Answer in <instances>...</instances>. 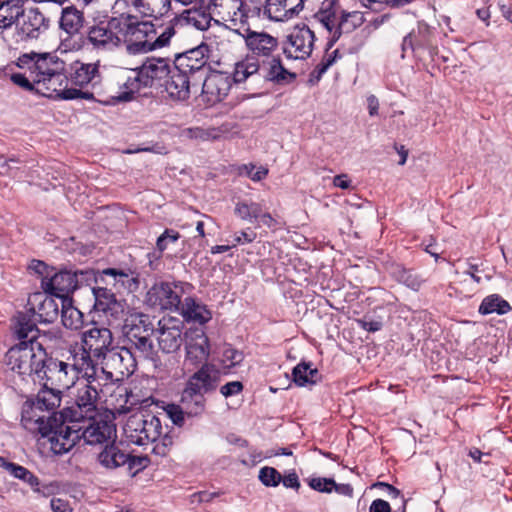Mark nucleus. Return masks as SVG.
I'll return each instance as SVG.
<instances>
[{
	"label": "nucleus",
	"instance_id": "21",
	"mask_svg": "<svg viewBox=\"0 0 512 512\" xmlns=\"http://www.w3.org/2000/svg\"><path fill=\"white\" fill-rule=\"evenodd\" d=\"M94 298L93 309L103 312L114 318H118L119 314L124 312V306L121 301L116 299L115 293L107 287H91Z\"/></svg>",
	"mask_w": 512,
	"mask_h": 512
},
{
	"label": "nucleus",
	"instance_id": "50",
	"mask_svg": "<svg viewBox=\"0 0 512 512\" xmlns=\"http://www.w3.org/2000/svg\"><path fill=\"white\" fill-rule=\"evenodd\" d=\"M180 238V233L173 229H165V231L157 238L156 248L163 253L170 243H175Z\"/></svg>",
	"mask_w": 512,
	"mask_h": 512
},
{
	"label": "nucleus",
	"instance_id": "16",
	"mask_svg": "<svg viewBox=\"0 0 512 512\" xmlns=\"http://www.w3.org/2000/svg\"><path fill=\"white\" fill-rule=\"evenodd\" d=\"M54 295L43 293H34L28 299V305L31 306L25 313L28 314L31 320L36 324L39 323H53L59 315V306L57 301L53 298ZM20 312L17 313V315Z\"/></svg>",
	"mask_w": 512,
	"mask_h": 512
},
{
	"label": "nucleus",
	"instance_id": "57",
	"mask_svg": "<svg viewBox=\"0 0 512 512\" xmlns=\"http://www.w3.org/2000/svg\"><path fill=\"white\" fill-rule=\"evenodd\" d=\"M331 36L328 38V41L326 43L325 52H329L330 49L334 47V45L337 43V41L341 38V36L346 33L345 28L341 26L339 22H337V25L333 27L332 32H329Z\"/></svg>",
	"mask_w": 512,
	"mask_h": 512
},
{
	"label": "nucleus",
	"instance_id": "46",
	"mask_svg": "<svg viewBox=\"0 0 512 512\" xmlns=\"http://www.w3.org/2000/svg\"><path fill=\"white\" fill-rule=\"evenodd\" d=\"M28 270L31 274L41 277V283L49 279L55 271V267L49 266L42 260L33 259L28 265Z\"/></svg>",
	"mask_w": 512,
	"mask_h": 512
},
{
	"label": "nucleus",
	"instance_id": "7",
	"mask_svg": "<svg viewBox=\"0 0 512 512\" xmlns=\"http://www.w3.org/2000/svg\"><path fill=\"white\" fill-rule=\"evenodd\" d=\"M13 330L18 343L7 351L6 363L17 374L30 377L38 357L37 340L41 331L26 313L15 316Z\"/></svg>",
	"mask_w": 512,
	"mask_h": 512
},
{
	"label": "nucleus",
	"instance_id": "14",
	"mask_svg": "<svg viewBox=\"0 0 512 512\" xmlns=\"http://www.w3.org/2000/svg\"><path fill=\"white\" fill-rule=\"evenodd\" d=\"M185 362L193 367L213 365L208 363L210 344L207 335L202 328L189 329L185 333Z\"/></svg>",
	"mask_w": 512,
	"mask_h": 512
},
{
	"label": "nucleus",
	"instance_id": "62",
	"mask_svg": "<svg viewBox=\"0 0 512 512\" xmlns=\"http://www.w3.org/2000/svg\"><path fill=\"white\" fill-rule=\"evenodd\" d=\"M369 512H391V506L383 499H375L369 507Z\"/></svg>",
	"mask_w": 512,
	"mask_h": 512
},
{
	"label": "nucleus",
	"instance_id": "44",
	"mask_svg": "<svg viewBox=\"0 0 512 512\" xmlns=\"http://www.w3.org/2000/svg\"><path fill=\"white\" fill-rule=\"evenodd\" d=\"M258 479L265 487H277L282 475L276 468L264 466L259 470Z\"/></svg>",
	"mask_w": 512,
	"mask_h": 512
},
{
	"label": "nucleus",
	"instance_id": "43",
	"mask_svg": "<svg viewBox=\"0 0 512 512\" xmlns=\"http://www.w3.org/2000/svg\"><path fill=\"white\" fill-rule=\"evenodd\" d=\"M145 413H136L131 415L126 423V432L129 433L130 440L135 443L138 436H142L145 429Z\"/></svg>",
	"mask_w": 512,
	"mask_h": 512
},
{
	"label": "nucleus",
	"instance_id": "55",
	"mask_svg": "<svg viewBox=\"0 0 512 512\" xmlns=\"http://www.w3.org/2000/svg\"><path fill=\"white\" fill-rule=\"evenodd\" d=\"M357 323L360 328L371 333L380 331L383 327V322L381 320L368 319L367 316L362 319H358Z\"/></svg>",
	"mask_w": 512,
	"mask_h": 512
},
{
	"label": "nucleus",
	"instance_id": "2",
	"mask_svg": "<svg viewBox=\"0 0 512 512\" xmlns=\"http://www.w3.org/2000/svg\"><path fill=\"white\" fill-rule=\"evenodd\" d=\"M210 46L204 42L182 53L173 61V71L166 81L165 90L173 101L184 102L190 98L191 89L204 88L212 71L209 63Z\"/></svg>",
	"mask_w": 512,
	"mask_h": 512
},
{
	"label": "nucleus",
	"instance_id": "28",
	"mask_svg": "<svg viewBox=\"0 0 512 512\" xmlns=\"http://www.w3.org/2000/svg\"><path fill=\"white\" fill-rule=\"evenodd\" d=\"M182 315L187 321H194L200 325H204L212 318L211 311L206 305L198 303L192 297H186L180 306Z\"/></svg>",
	"mask_w": 512,
	"mask_h": 512
},
{
	"label": "nucleus",
	"instance_id": "22",
	"mask_svg": "<svg viewBox=\"0 0 512 512\" xmlns=\"http://www.w3.org/2000/svg\"><path fill=\"white\" fill-rule=\"evenodd\" d=\"M98 284L104 282L107 286L111 285L117 291L125 289L132 291L138 286V280L132 276L130 270H123L118 268H107L96 271Z\"/></svg>",
	"mask_w": 512,
	"mask_h": 512
},
{
	"label": "nucleus",
	"instance_id": "54",
	"mask_svg": "<svg viewBox=\"0 0 512 512\" xmlns=\"http://www.w3.org/2000/svg\"><path fill=\"white\" fill-rule=\"evenodd\" d=\"M244 389V385L240 381H231L220 387V393L225 397L238 395Z\"/></svg>",
	"mask_w": 512,
	"mask_h": 512
},
{
	"label": "nucleus",
	"instance_id": "10",
	"mask_svg": "<svg viewBox=\"0 0 512 512\" xmlns=\"http://www.w3.org/2000/svg\"><path fill=\"white\" fill-rule=\"evenodd\" d=\"M96 271L93 269H67L63 268L54 271L49 279L41 283V288L46 294L54 295L63 300V298H71L70 296L75 290L83 285L91 283L98 284Z\"/></svg>",
	"mask_w": 512,
	"mask_h": 512
},
{
	"label": "nucleus",
	"instance_id": "36",
	"mask_svg": "<svg viewBox=\"0 0 512 512\" xmlns=\"http://www.w3.org/2000/svg\"><path fill=\"white\" fill-rule=\"evenodd\" d=\"M108 358L113 362H118L120 373L124 374V370L127 373L134 371L137 365L138 356L136 352H133L128 346L120 348L114 346Z\"/></svg>",
	"mask_w": 512,
	"mask_h": 512
},
{
	"label": "nucleus",
	"instance_id": "25",
	"mask_svg": "<svg viewBox=\"0 0 512 512\" xmlns=\"http://www.w3.org/2000/svg\"><path fill=\"white\" fill-rule=\"evenodd\" d=\"M113 431L114 426L107 421H94L89 426L82 428L81 438L89 445L107 444Z\"/></svg>",
	"mask_w": 512,
	"mask_h": 512
},
{
	"label": "nucleus",
	"instance_id": "17",
	"mask_svg": "<svg viewBox=\"0 0 512 512\" xmlns=\"http://www.w3.org/2000/svg\"><path fill=\"white\" fill-rule=\"evenodd\" d=\"M97 76H99V66L95 63H84L79 60L73 61L70 64L66 63V71L62 76V83L64 80L70 82L73 88L81 89L89 85ZM67 87V84L65 85Z\"/></svg>",
	"mask_w": 512,
	"mask_h": 512
},
{
	"label": "nucleus",
	"instance_id": "52",
	"mask_svg": "<svg viewBox=\"0 0 512 512\" xmlns=\"http://www.w3.org/2000/svg\"><path fill=\"white\" fill-rule=\"evenodd\" d=\"M149 458L147 456H134L129 453V459L125 462L128 472L135 476L137 473L147 467Z\"/></svg>",
	"mask_w": 512,
	"mask_h": 512
},
{
	"label": "nucleus",
	"instance_id": "29",
	"mask_svg": "<svg viewBox=\"0 0 512 512\" xmlns=\"http://www.w3.org/2000/svg\"><path fill=\"white\" fill-rule=\"evenodd\" d=\"M158 345L162 352L173 353L179 350L182 345V330L179 326H162L159 331Z\"/></svg>",
	"mask_w": 512,
	"mask_h": 512
},
{
	"label": "nucleus",
	"instance_id": "42",
	"mask_svg": "<svg viewBox=\"0 0 512 512\" xmlns=\"http://www.w3.org/2000/svg\"><path fill=\"white\" fill-rule=\"evenodd\" d=\"M366 21L364 13L360 11H341L338 22L345 28L346 33L352 32Z\"/></svg>",
	"mask_w": 512,
	"mask_h": 512
},
{
	"label": "nucleus",
	"instance_id": "18",
	"mask_svg": "<svg viewBox=\"0 0 512 512\" xmlns=\"http://www.w3.org/2000/svg\"><path fill=\"white\" fill-rule=\"evenodd\" d=\"M140 323L143 324V332H145V334L140 337H136V334L134 333H125L129 343L128 347L131 348L133 352H136L138 358L155 361L157 358V353L154 350L153 341L150 338L153 327L149 322V317L147 315L141 314Z\"/></svg>",
	"mask_w": 512,
	"mask_h": 512
},
{
	"label": "nucleus",
	"instance_id": "8",
	"mask_svg": "<svg viewBox=\"0 0 512 512\" xmlns=\"http://www.w3.org/2000/svg\"><path fill=\"white\" fill-rule=\"evenodd\" d=\"M220 380L221 371L216 365H204L187 378L179 401L186 411L187 418H198L205 413V395L215 392Z\"/></svg>",
	"mask_w": 512,
	"mask_h": 512
},
{
	"label": "nucleus",
	"instance_id": "26",
	"mask_svg": "<svg viewBox=\"0 0 512 512\" xmlns=\"http://www.w3.org/2000/svg\"><path fill=\"white\" fill-rule=\"evenodd\" d=\"M341 5L339 0H323L319 10L313 14L312 20L321 24L328 32H332L337 25V15L341 16Z\"/></svg>",
	"mask_w": 512,
	"mask_h": 512
},
{
	"label": "nucleus",
	"instance_id": "58",
	"mask_svg": "<svg viewBox=\"0 0 512 512\" xmlns=\"http://www.w3.org/2000/svg\"><path fill=\"white\" fill-rule=\"evenodd\" d=\"M391 18V15L389 13L383 14L379 17H376L375 19L371 20L363 29V31H366L368 34L372 33L373 31L380 28L384 23L389 21Z\"/></svg>",
	"mask_w": 512,
	"mask_h": 512
},
{
	"label": "nucleus",
	"instance_id": "61",
	"mask_svg": "<svg viewBox=\"0 0 512 512\" xmlns=\"http://www.w3.org/2000/svg\"><path fill=\"white\" fill-rule=\"evenodd\" d=\"M11 163H20V160L15 157L6 158L4 155H0V173L10 174L13 170Z\"/></svg>",
	"mask_w": 512,
	"mask_h": 512
},
{
	"label": "nucleus",
	"instance_id": "48",
	"mask_svg": "<svg viewBox=\"0 0 512 512\" xmlns=\"http://www.w3.org/2000/svg\"><path fill=\"white\" fill-rule=\"evenodd\" d=\"M167 416L171 419L172 423L178 427H183L185 418L187 417L184 407L179 404H168L165 408Z\"/></svg>",
	"mask_w": 512,
	"mask_h": 512
},
{
	"label": "nucleus",
	"instance_id": "4",
	"mask_svg": "<svg viewBox=\"0 0 512 512\" xmlns=\"http://www.w3.org/2000/svg\"><path fill=\"white\" fill-rule=\"evenodd\" d=\"M38 357L30 375L34 383L42 385L34 400H27L23 405L33 404V410L51 411L61 404L62 389L72 382L69 376L70 365L49 354L42 343H37Z\"/></svg>",
	"mask_w": 512,
	"mask_h": 512
},
{
	"label": "nucleus",
	"instance_id": "47",
	"mask_svg": "<svg viewBox=\"0 0 512 512\" xmlns=\"http://www.w3.org/2000/svg\"><path fill=\"white\" fill-rule=\"evenodd\" d=\"M11 475L25 483H27L32 489H36L39 484V478L34 475L26 467L16 463L15 467L11 472Z\"/></svg>",
	"mask_w": 512,
	"mask_h": 512
},
{
	"label": "nucleus",
	"instance_id": "34",
	"mask_svg": "<svg viewBox=\"0 0 512 512\" xmlns=\"http://www.w3.org/2000/svg\"><path fill=\"white\" fill-rule=\"evenodd\" d=\"M430 33V27L419 22L417 26V33L415 30L409 32L404 36L401 43V57L405 58V54L408 50L414 51L416 47H424L427 44L426 36Z\"/></svg>",
	"mask_w": 512,
	"mask_h": 512
},
{
	"label": "nucleus",
	"instance_id": "51",
	"mask_svg": "<svg viewBox=\"0 0 512 512\" xmlns=\"http://www.w3.org/2000/svg\"><path fill=\"white\" fill-rule=\"evenodd\" d=\"M333 66L328 60L323 56L320 63L316 65V67L310 72L308 78V85L315 86L322 79L323 75L327 72V70Z\"/></svg>",
	"mask_w": 512,
	"mask_h": 512
},
{
	"label": "nucleus",
	"instance_id": "12",
	"mask_svg": "<svg viewBox=\"0 0 512 512\" xmlns=\"http://www.w3.org/2000/svg\"><path fill=\"white\" fill-rule=\"evenodd\" d=\"M121 19H123L122 14L116 17L105 15L100 19H93L86 31L88 41L98 49L118 47L122 43Z\"/></svg>",
	"mask_w": 512,
	"mask_h": 512
},
{
	"label": "nucleus",
	"instance_id": "31",
	"mask_svg": "<svg viewBox=\"0 0 512 512\" xmlns=\"http://www.w3.org/2000/svg\"><path fill=\"white\" fill-rule=\"evenodd\" d=\"M61 320L64 327L70 330H78L84 326V314L73 306L72 298L61 300Z\"/></svg>",
	"mask_w": 512,
	"mask_h": 512
},
{
	"label": "nucleus",
	"instance_id": "35",
	"mask_svg": "<svg viewBox=\"0 0 512 512\" xmlns=\"http://www.w3.org/2000/svg\"><path fill=\"white\" fill-rule=\"evenodd\" d=\"M145 429L142 436H138L135 444L139 446L146 445L147 443H155L162 435V424L159 417L151 412H145Z\"/></svg>",
	"mask_w": 512,
	"mask_h": 512
},
{
	"label": "nucleus",
	"instance_id": "38",
	"mask_svg": "<svg viewBox=\"0 0 512 512\" xmlns=\"http://www.w3.org/2000/svg\"><path fill=\"white\" fill-rule=\"evenodd\" d=\"M72 358H73V363H69V365H70L69 376H70V378H72V380L74 379V377L77 376L78 373H80L84 370L87 371L89 368L94 370L95 363L98 362L95 360L94 354L90 353V351L85 349V347L81 348L80 354L76 353L72 356Z\"/></svg>",
	"mask_w": 512,
	"mask_h": 512
},
{
	"label": "nucleus",
	"instance_id": "1",
	"mask_svg": "<svg viewBox=\"0 0 512 512\" xmlns=\"http://www.w3.org/2000/svg\"><path fill=\"white\" fill-rule=\"evenodd\" d=\"M242 36L252 56H247L235 64L232 73V79L235 84L250 81L262 84L272 82L276 85H288L296 80V73L289 71L283 66L280 56H273L270 59L263 60L261 63L255 57L269 58L278 46L277 38L266 32L254 31L249 27L244 30Z\"/></svg>",
	"mask_w": 512,
	"mask_h": 512
},
{
	"label": "nucleus",
	"instance_id": "56",
	"mask_svg": "<svg viewBox=\"0 0 512 512\" xmlns=\"http://www.w3.org/2000/svg\"><path fill=\"white\" fill-rule=\"evenodd\" d=\"M374 486L377 487V488L383 489L392 499H395V498H398L399 496H401V498H402V508H403V512H405L406 500L401 495V492H400L399 489H397L393 485H391L389 483H386V482H377V483L374 484Z\"/></svg>",
	"mask_w": 512,
	"mask_h": 512
},
{
	"label": "nucleus",
	"instance_id": "27",
	"mask_svg": "<svg viewBox=\"0 0 512 512\" xmlns=\"http://www.w3.org/2000/svg\"><path fill=\"white\" fill-rule=\"evenodd\" d=\"M129 459V452L122 449L116 442L107 443L98 454L99 463L107 469H116L124 466Z\"/></svg>",
	"mask_w": 512,
	"mask_h": 512
},
{
	"label": "nucleus",
	"instance_id": "9",
	"mask_svg": "<svg viewBox=\"0 0 512 512\" xmlns=\"http://www.w3.org/2000/svg\"><path fill=\"white\" fill-rule=\"evenodd\" d=\"M134 77H129L125 82L127 91L120 93L116 99L119 102H127L134 98L142 88L162 86L163 81L170 79L173 68L168 58L147 57L140 66L133 69Z\"/></svg>",
	"mask_w": 512,
	"mask_h": 512
},
{
	"label": "nucleus",
	"instance_id": "64",
	"mask_svg": "<svg viewBox=\"0 0 512 512\" xmlns=\"http://www.w3.org/2000/svg\"><path fill=\"white\" fill-rule=\"evenodd\" d=\"M333 490L340 495H344L349 498L353 497L354 489H353L352 485L349 483L338 484L335 482V485L333 486Z\"/></svg>",
	"mask_w": 512,
	"mask_h": 512
},
{
	"label": "nucleus",
	"instance_id": "20",
	"mask_svg": "<svg viewBox=\"0 0 512 512\" xmlns=\"http://www.w3.org/2000/svg\"><path fill=\"white\" fill-rule=\"evenodd\" d=\"M303 8V0H265L263 16L276 22L285 21L297 16Z\"/></svg>",
	"mask_w": 512,
	"mask_h": 512
},
{
	"label": "nucleus",
	"instance_id": "3",
	"mask_svg": "<svg viewBox=\"0 0 512 512\" xmlns=\"http://www.w3.org/2000/svg\"><path fill=\"white\" fill-rule=\"evenodd\" d=\"M21 69L31 70V76L39 78L43 88L42 96L61 100L84 99L95 101L94 93L81 89L62 87V76L66 71V61L56 53L30 52L22 54L16 62Z\"/></svg>",
	"mask_w": 512,
	"mask_h": 512
},
{
	"label": "nucleus",
	"instance_id": "59",
	"mask_svg": "<svg viewBox=\"0 0 512 512\" xmlns=\"http://www.w3.org/2000/svg\"><path fill=\"white\" fill-rule=\"evenodd\" d=\"M257 237V233L253 231L251 228H247L246 230L240 231L235 235V242L237 244H246L252 243Z\"/></svg>",
	"mask_w": 512,
	"mask_h": 512
},
{
	"label": "nucleus",
	"instance_id": "30",
	"mask_svg": "<svg viewBox=\"0 0 512 512\" xmlns=\"http://www.w3.org/2000/svg\"><path fill=\"white\" fill-rule=\"evenodd\" d=\"M320 379L318 369L312 368L311 362L302 361L292 369V381L299 387L316 384Z\"/></svg>",
	"mask_w": 512,
	"mask_h": 512
},
{
	"label": "nucleus",
	"instance_id": "45",
	"mask_svg": "<svg viewBox=\"0 0 512 512\" xmlns=\"http://www.w3.org/2000/svg\"><path fill=\"white\" fill-rule=\"evenodd\" d=\"M244 360L242 351L235 349L231 344H225L222 351V362L228 363L227 368H233Z\"/></svg>",
	"mask_w": 512,
	"mask_h": 512
},
{
	"label": "nucleus",
	"instance_id": "32",
	"mask_svg": "<svg viewBox=\"0 0 512 512\" xmlns=\"http://www.w3.org/2000/svg\"><path fill=\"white\" fill-rule=\"evenodd\" d=\"M60 28L69 35L77 34L84 24L83 12L75 6L63 8L60 18Z\"/></svg>",
	"mask_w": 512,
	"mask_h": 512
},
{
	"label": "nucleus",
	"instance_id": "41",
	"mask_svg": "<svg viewBox=\"0 0 512 512\" xmlns=\"http://www.w3.org/2000/svg\"><path fill=\"white\" fill-rule=\"evenodd\" d=\"M264 5L262 0H240L238 6V12L240 13V19L243 22V18L247 19L250 17H260L263 15Z\"/></svg>",
	"mask_w": 512,
	"mask_h": 512
},
{
	"label": "nucleus",
	"instance_id": "53",
	"mask_svg": "<svg viewBox=\"0 0 512 512\" xmlns=\"http://www.w3.org/2000/svg\"><path fill=\"white\" fill-rule=\"evenodd\" d=\"M281 483L285 488L293 489L296 492H298L299 489L301 488V483L298 474L294 469L289 470L287 473H285L284 476H282Z\"/></svg>",
	"mask_w": 512,
	"mask_h": 512
},
{
	"label": "nucleus",
	"instance_id": "5",
	"mask_svg": "<svg viewBox=\"0 0 512 512\" xmlns=\"http://www.w3.org/2000/svg\"><path fill=\"white\" fill-rule=\"evenodd\" d=\"M185 13L187 16H184V14L175 15L158 36V28H162V24L140 21L135 15L122 13L121 37L127 53L129 55L145 54L169 45L172 36L175 34V26L183 22L189 23L190 12L186 11Z\"/></svg>",
	"mask_w": 512,
	"mask_h": 512
},
{
	"label": "nucleus",
	"instance_id": "19",
	"mask_svg": "<svg viewBox=\"0 0 512 512\" xmlns=\"http://www.w3.org/2000/svg\"><path fill=\"white\" fill-rule=\"evenodd\" d=\"M22 22L17 24V34L21 41L37 39L48 28L49 20L38 8H30L26 13L22 11Z\"/></svg>",
	"mask_w": 512,
	"mask_h": 512
},
{
	"label": "nucleus",
	"instance_id": "24",
	"mask_svg": "<svg viewBox=\"0 0 512 512\" xmlns=\"http://www.w3.org/2000/svg\"><path fill=\"white\" fill-rule=\"evenodd\" d=\"M388 274L399 284H402L413 291H418L424 279L413 269L404 267L400 263L392 262L386 265Z\"/></svg>",
	"mask_w": 512,
	"mask_h": 512
},
{
	"label": "nucleus",
	"instance_id": "49",
	"mask_svg": "<svg viewBox=\"0 0 512 512\" xmlns=\"http://www.w3.org/2000/svg\"><path fill=\"white\" fill-rule=\"evenodd\" d=\"M306 481L311 489L320 493H331L333 491V486L335 485V480L333 478L326 477H311Z\"/></svg>",
	"mask_w": 512,
	"mask_h": 512
},
{
	"label": "nucleus",
	"instance_id": "23",
	"mask_svg": "<svg viewBox=\"0 0 512 512\" xmlns=\"http://www.w3.org/2000/svg\"><path fill=\"white\" fill-rule=\"evenodd\" d=\"M315 39L314 32L306 24L296 25L287 36L288 43L295 49V53H300L301 59L311 55Z\"/></svg>",
	"mask_w": 512,
	"mask_h": 512
},
{
	"label": "nucleus",
	"instance_id": "13",
	"mask_svg": "<svg viewBox=\"0 0 512 512\" xmlns=\"http://www.w3.org/2000/svg\"><path fill=\"white\" fill-rule=\"evenodd\" d=\"M188 285V283L175 281L156 282L148 290L145 302L155 309L179 311L182 305L181 297L184 294V287Z\"/></svg>",
	"mask_w": 512,
	"mask_h": 512
},
{
	"label": "nucleus",
	"instance_id": "6",
	"mask_svg": "<svg viewBox=\"0 0 512 512\" xmlns=\"http://www.w3.org/2000/svg\"><path fill=\"white\" fill-rule=\"evenodd\" d=\"M37 411L33 410V404L23 405L21 424L26 430L47 438L54 454L62 455L69 452L81 439L82 427L68 425L67 422L71 421L68 416L62 415V411L59 415L53 413L47 418L38 415Z\"/></svg>",
	"mask_w": 512,
	"mask_h": 512
},
{
	"label": "nucleus",
	"instance_id": "37",
	"mask_svg": "<svg viewBox=\"0 0 512 512\" xmlns=\"http://www.w3.org/2000/svg\"><path fill=\"white\" fill-rule=\"evenodd\" d=\"M511 310L510 304L498 294H491L486 296L478 309V312L482 315H488L497 313L504 315Z\"/></svg>",
	"mask_w": 512,
	"mask_h": 512
},
{
	"label": "nucleus",
	"instance_id": "11",
	"mask_svg": "<svg viewBox=\"0 0 512 512\" xmlns=\"http://www.w3.org/2000/svg\"><path fill=\"white\" fill-rule=\"evenodd\" d=\"M94 374L95 371L92 374L85 372L87 377L77 385L74 406L62 410V415L68 416L70 421L93 420L97 414L99 383Z\"/></svg>",
	"mask_w": 512,
	"mask_h": 512
},
{
	"label": "nucleus",
	"instance_id": "60",
	"mask_svg": "<svg viewBox=\"0 0 512 512\" xmlns=\"http://www.w3.org/2000/svg\"><path fill=\"white\" fill-rule=\"evenodd\" d=\"M50 506L53 512H73L69 502L61 498H52Z\"/></svg>",
	"mask_w": 512,
	"mask_h": 512
},
{
	"label": "nucleus",
	"instance_id": "39",
	"mask_svg": "<svg viewBox=\"0 0 512 512\" xmlns=\"http://www.w3.org/2000/svg\"><path fill=\"white\" fill-rule=\"evenodd\" d=\"M262 205L251 200H240L236 202L234 214L243 221L255 223L261 216Z\"/></svg>",
	"mask_w": 512,
	"mask_h": 512
},
{
	"label": "nucleus",
	"instance_id": "33",
	"mask_svg": "<svg viewBox=\"0 0 512 512\" xmlns=\"http://www.w3.org/2000/svg\"><path fill=\"white\" fill-rule=\"evenodd\" d=\"M132 3L144 16L155 20L166 15L171 6L170 0H133Z\"/></svg>",
	"mask_w": 512,
	"mask_h": 512
},
{
	"label": "nucleus",
	"instance_id": "40",
	"mask_svg": "<svg viewBox=\"0 0 512 512\" xmlns=\"http://www.w3.org/2000/svg\"><path fill=\"white\" fill-rule=\"evenodd\" d=\"M10 80L13 82V84L21 87L25 91L42 95L40 88L43 87L39 81V78L31 76V70L26 69L24 73H12L10 75Z\"/></svg>",
	"mask_w": 512,
	"mask_h": 512
},
{
	"label": "nucleus",
	"instance_id": "63",
	"mask_svg": "<svg viewBox=\"0 0 512 512\" xmlns=\"http://www.w3.org/2000/svg\"><path fill=\"white\" fill-rule=\"evenodd\" d=\"M258 226L260 223L268 228H275L277 226V221L272 217L269 212H263L261 208V216L258 218Z\"/></svg>",
	"mask_w": 512,
	"mask_h": 512
},
{
	"label": "nucleus",
	"instance_id": "15",
	"mask_svg": "<svg viewBox=\"0 0 512 512\" xmlns=\"http://www.w3.org/2000/svg\"><path fill=\"white\" fill-rule=\"evenodd\" d=\"M82 347L93 353L96 361H102L114 348L112 332L106 327L93 325L82 333Z\"/></svg>",
	"mask_w": 512,
	"mask_h": 512
}]
</instances>
